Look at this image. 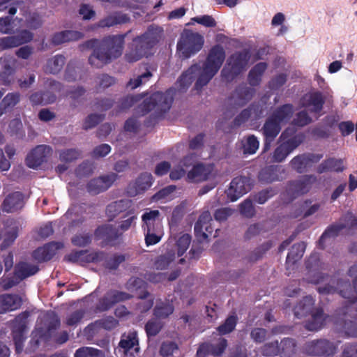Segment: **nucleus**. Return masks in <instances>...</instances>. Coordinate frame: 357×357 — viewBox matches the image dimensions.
I'll use <instances>...</instances> for the list:
<instances>
[{
    "instance_id": "f257e3e1",
    "label": "nucleus",
    "mask_w": 357,
    "mask_h": 357,
    "mask_svg": "<svg viewBox=\"0 0 357 357\" xmlns=\"http://www.w3.org/2000/svg\"><path fill=\"white\" fill-rule=\"evenodd\" d=\"M225 59V52L220 45L212 47L202 68L197 65L191 66L178 81L180 89L188 87L195 76H198L196 88L197 89L206 85L220 68Z\"/></svg>"
},
{
    "instance_id": "f03ea898",
    "label": "nucleus",
    "mask_w": 357,
    "mask_h": 357,
    "mask_svg": "<svg viewBox=\"0 0 357 357\" xmlns=\"http://www.w3.org/2000/svg\"><path fill=\"white\" fill-rule=\"evenodd\" d=\"M123 37L116 36L105 39L100 47L96 50L89 57V63L96 68L102 67L113 59L121 55Z\"/></svg>"
},
{
    "instance_id": "7ed1b4c3",
    "label": "nucleus",
    "mask_w": 357,
    "mask_h": 357,
    "mask_svg": "<svg viewBox=\"0 0 357 357\" xmlns=\"http://www.w3.org/2000/svg\"><path fill=\"white\" fill-rule=\"evenodd\" d=\"M293 114V108L291 105H285L275 110L267 119L263 130L266 137L265 149H269L270 142L278 135L281 126L287 123Z\"/></svg>"
},
{
    "instance_id": "20e7f679",
    "label": "nucleus",
    "mask_w": 357,
    "mask_h": 357,
    "mask_svg": "<svg viewBox=\"0 0 357 357\" xmlns=\"http://www.w3.org/2000/svg\"><path fill=\"white\" fill-rule=\"evenodd\" d=\"M204 37L198 33L185 30L177 43V51L180 56L188 59L199 52L204 46Z\"/></svg>"
},
{
    "instance_id": "39448f33",
    "label": "nucleus",
    "mask_w": 357,
    "mask_h": 357,
    "mask_svg": "<svg viewBox=\"0 0 357 357\" xmlns=\"http://www.w3.org/2000/svg\"><path fill=\"white\" fill-rule=\"evenodd\" d=\"M172 101L173 96L171 90L165 93H155L144 101L143 112L154 110L158 115H160L169 109Z\"/></svg>"
},
{
    "instance_id": "423d86ee",
    "label": "nucleus",
    "mask_w": 357,
    "mask_h": 357,
    "mask_svg": "<svg viewBox=\"0 0 357 357\" xmlns=\"http://www.w3.org/2000/svg\"><path fill=\"white\" fill-rule=\"evenodd\" d=\"M249 56L246 52L233 54L222 69V76L227 81L232 79L235 75L245 68Z\"/></svg>"
},
{
    "instance_id": "0eeeda50",
    "label": "nucleus",
    "mask_w": 357,
    "mask_h": 357,
    "mask_svg": "<svg viewBox=\"0 0 357 357\" xmlns=\"http://www.w3.org/2000/svg\"><path fill=\"white\" fill-rule=\"evenodd\" d=\"M218 174L212 165L198 164L188 172L187 178L192 183H200L206 181H215Z\"/></svg>"
},
{
    "instance_id": "6e6552de",
    "label": "nucleus",
    "mask_w": 357,
    "mask_h": 357,
    "mask_svg": "<svg viewBox=\"0 0 357 357\" xmlns=\"http://www.w3.org/2000/svg\"><path fill=\"white\" fill-rule=\"evenodd\" d=\"M122 357H136L139 352V341L135 331L122 335L119 344Z\"/></svg>"
},
{
    "instance_id": "1a4fd4ad",
    "label": "nucleus",
    "mask_w": 357,
    "mask_h": 357,
    "mask_svg": "<svg viewBox=\"0 0 357 357\" xmlns=\"http://www.w3.org/2000/svg\"><path fill=\"white\" fill-rule=\"evenodd\" d=\"M38 268L36 265L27 262H20L15 268V280H10L5 278L2 280V286L4 289L11 288L20 280L34 275L38 272Z\"/></svg>"
},
{
    "instance_id": "9d476101",
    "label": "nucleus",
    "mask_w": 357,
    "mask_h": 357,
    "mask_svg": "<svg viewBox=\"0 0 357 357\" xmlns=\"http://www.w3.org/2000/svg\"><path fill=\"white\" fill-rule=\"evenodd\" d=\"M251 189L250 179L247 177H236L232 180L227 190V196L231 202L236 201L239 197Z\"/></svg>"
},
{
    "instance_id": "9b49d317",
    "label": "nucleus",
    "mask_w": 357,
    "mask_h": 357,
    "mask_svg": "<svg viewBox=\"0 0 357 357\" xmlns=\"http://www.w3.org/2000/svg\"><path fill=\"white\" fill-rule=\"evenodd\" d=\"M26 318L27 316L25 314H20L15 319L13 323V340L17 353H20L22 350L27 323Z\"/></svg>"
},
{
    "instance_id": "f8f14e48",
    "label": "nucleus",
    "mask_w": 357,
    "mask_h": 357,
    "mask_svg": "<svg viewBox=\"0 0 357 357\" xmlns=\"http://www.w3.org/2000/svg\"><path fill=\"white\" fill-rule=\"evenodd\" d=\"M51 149L46 145H39L33 149L27 155L26 163L30 168H37L46 161L50 155Z\"/></svg>"
},
{
    "instance_id": "ddd939ff",
    "label": "nucleus",
    "mask_w": 357,
    "mask_h": 357,
    "mask_svg": "<svg viewBox=\"0 0 357 357\" xmlns=\"http://www.w3.org/2000/svg\"><path fill=\"white\" fill-rule=\"evenodd\" d=\"M303 142L301 135H296L283 142L275 151L273 155L275 162H282L286 157Z\"/></svg>"
},
{
    "instance_id": "4468645a",
    "label": "nucleus",
    "mask_w": 357,
    "mask_h": 357,
    "mask_svg": "<svg viewBox=\"0 0 357 357\" xmlns=\"http://www.w3.org/2000/svg\"><path fill=\"white\" fill-rule=\"evenodd\" d=\"M211 222V213L208 211H204L195 225V232L197 238L204 240L212 234L213 228Z\"/></svg>"
},
{
    "instance_id": "2eb2a0df",
    "label": "nucleus",
    "mask_w": 357,
    "mask_h": 357,
    "mask_svg": "<svg viewBox=\"0 0 357 357\" xmlns=\"http://www.w3.org/2000/svg\"><path fill=\"white\" fill-rule=\"evenodd\" d=\"M324 103L323 96L320 92L308 93L301 99V105L311 112H319Z\"/></svg>"
},
{
    "instance_id": "dca6fc26",
    "label": "nucleus",
    "mask_w": 357,
    "mask_h": 357,
    "mask_svg": "<svg viewBox=\"0 0 357 357\" xmlns=\"http://www.w3.org/2000/svg\"><path fill=\"white\" fill-rule=\"evenodd\" d=\"M116 179L114 173L93 179L88 184V190L91 194H98L108 189Z\"/></svg>"
},
{
    "instance_id": "f3484780",
    "label": "nucleus",
    "mask_w": 357,
    "mask_h": 357,
    "mask_svg": "<svg viewBox=\"0 0 357 357\" xmlns=\"http://www.w3.org/2000/svg\"><path fill=\"white\" fill-rule=\"evenodd\" d=\"M61 243H50L42 248L36 250L33 254V258L38 261L50 260L56 253V250L63 248Z\"/></svg>"
},
{
    "instance_id": "a211bd4d",
    "label": "nucleus",
    "mask_w": 357,
    "mask_h": 357,
    "mask_svg": "<svg viewBox=\"0 0 357 357\" xmlns=\"http://www.w3.org/2000/svg\"><path fill=\"white\" fill-rule=\"evenodd\" d=\"M24 206V197L21 192H15L8 195L2 204V209L7 213H13Z\"/></svg>"
},
{
    "instance_id": "6ab92c4d",
    "label": "nucleus",
    "mask_w": 357,
    "mask_h": 357,
    "mask_svg": "<svg viewBox=\"0 0 357 357\" xmlns=\"http://www.w3.org/2000/svg\"><path fill=\"white\" fill-rule=\"evenodd\" d=\"M68 257L69 261L84 264L85 263L100 261L103 258V254L82 250L73 252Z\"/></svg>"
},
{
    "instance_id": "aec40b11",
    "label": "nucleus",
    "mask_w": 357,
    "mask_h": 357,
    "mask_svg": "<svg viewBox=\"0 0 357 357\" xmlns=\"http://www.w3.org/2000/svg\"><path fill=\"white\" fill-rule=\"evenodd\" d=\"M153 178L150 173L142 174L136 180L135 183L130 185L128 193L135 196L149 189L152 185Z\"/></svg>"
},
{
    "instance_id": "412c9836",
    "label": "nucleus",
    "mask_w": 357,
    "mask_h": 357,
    "mask_svg": "<svg viewBox=\"0 0 357 357\" xmlns=\"http://www.w3.org/2000/svg\"><path fill=\"white\" fill-rule=\"evenodd\" d=\"M32 35L29 31H24L19 36H7L0 39V47L2 50L17 47L31 40Z\"/></svg>"
},
{
    "instance_id": "4be33fe9",
    "label": "nucleus",
    "mask_w": 357,
    "mask_h": 357,
    "mask_svg": "<svg viewBox=\"0 0 357 357\" xmlns=\"http://www.w3.org/2000/svg\"><path fill=\"white\" fill-rule=\"evenodd\" d=\"M22 304L21 298L16 295L3 294L0 296V313L18 309Z\"/></svg>"
},
{
    "instance_id": "5701e85b",
    "label": "nucleus",
    "mask_w": 357,
    "mask_h": 357,
    "mask_svg": "<svg viewBox=\"0 0 357 357\" xmlns=\"http://www.w3.org/2000/svg\"><path fill=\"white\" fill-rule=\"evenodd\" d=\"M344 218L346 220V222L343 225H337L329 228L322 234L321 239L324 241L327 238L333 237L337 235L339 231L342 227H357V219L352 213H347Z\"/></svg>"
},
{
    "instance_id": "b1692460",
    "label": "nucleus",
    "mask_w": 357,
    "mask_h": 357,
    "mask_svg": "<svg viewBox=\"0 0 357 357\" xmlns=\"http://www.w3.org/2000/svg\"><path fill=\"white\" fill-rule=\"evenodd\" d=\"M142 227L146 229H156L158 224L161 223L160 213L158 210H149L144 212L142 216Z\"/></svg>"
},
{
    "instance_id": "393cba45",
    "label": "nucleus",
    "mask_w": 357,
    "mask_h": 357,
    "mask_svg": "<svg viewBox=\"0 0 357 357\" xmlns=\"http://www.w3.org/2000/svg\"><path fill=\"white\" fill-rule=\"evenodd\" d=\"M227 347V342L225 339H220L217 347H211L204 344L200 346L197 351V357H205L207 352L211 353L213 355L218 356L222 354Z\"/></svg>"
},
{
    "instance_id": "a878e982",
    "label": "nucleus",
    "mask_w": 357,
    "mask_h": 357,
    "mask_svg": "<svg viewBox=\"0 0 357 357\" xmlns=\"http://www.w3.org/2000/svg\"><path fill=\"white\" fill-rule=\"evenodd\" d=\"M326 317L321 310H316L312 312L311 319L307 323L306 328L309 331H318L326 323Z\"/></svg>"
},
{
    "instance_id": "bb28decb",
    "label": "nucleus",
    "mask_w": 357,
    "mask_h": 357,
    "mask_svg": "<svg viewBox=\"0 0 357 357\" xmlns=\"http://www.w3.org/2000/svg\"><path fill=\"white\" fill-rule=\"evenodd\" d=\"M20 102L18 93H9L0 103V116L12 109Z\"/></svg>"
},
{
    "instance_id": "cd10ccee",
    "label": "nucleus",
    "mask_w": 357,
    "mask_h": 357,
    "mask_svg": "<svg viewBox=\"0 0 357 357\" xmlns=\"http://www.w3.org/2000/svg\"><path fill=\"white\" fill-rule=\"evenodd\" d=\"M305 250V245L303 242L295 244L291 247L287 257V265L288 268L294 265L296 261L303 257Z\"/></svg>"
},
{
    "instance_id": "c85d7f7f",
    "label": "nucleus",
    "mask_w": 357,
    "mask_h": 357,
    "mask_svg": "<svg viewBox=\"0 0 357 357\" xmlns=\"http://www.w3.org/2000/svg\"><path fill=\"white\" fill-rule=\"evenodd\" d=\"M82 37V34L80 32L75 31H66L55 34L52 38V42L56 45H59L71 40H77Z\"/></svg>"
},
{
    "instance_id": "c756f323",
    "label": "nucleus",
    "mask_w": 357,
    "mask_h": 357,
    "mask_svg": "<svg viewBox=\"0 0 357 357\" xmlns=\"http://www.w3.org/2000/svg\"><path fill=\"white\" fill-rule=\"evenodd\" d=\"M144 230L146 232L145 241L147 245L156 244L160 241L163 235L162 224H158L156 229H146Z\"/></svg>"
},
{
    "instance_id": "7c9ffc66",
    "label": "nucleus",
    "mask_w": 357,
    "mask_h": 357,
    "mask_svg": "<svg viewBox=\"0 0 357 357\" xmlns=\"http://www.w3.org/2000/svg\"><path fill=\"white\" fill-rule=\"evenodd\" d=\"M344 169L342 159L330 158L323 162L319 168V172L326 171L342 172Z\"/></svg>"
},
{
    "instance_id": "2f4dec72",
    "label": "nucleus",
    "mask_w": 357,
    "mask_h": 357,
    "mask_svg": "<svg viewBox=\"0 0 357 357\" xmlns=\"http://www.w3.org/2000/svg\"><path fill=\"white\" fill-rule=\"evenodd\" d=\"M315 181L312 176H304L301 181L293 183L291 185L290 190H293L297 195L304 194L310 189V185Z\"/></svg>"
},
{
    "instance_id": "473e14b6",
    "label": "nucleus",
    "mask_w": 357,
    "mask_h": 357,
    "mask_svg": "<svg viewBox=\"0 0 357 357\" xmlns=\"http://www.w3.org/2000/svg\"><path fill=\"white\" fill-rule=\"evenodd\" d=\"M281 166L275 165L263 169L259 174V178L265 182H272L280 178L278 172H280Z\"/></svg>"
},
{
    "instance_id": "72a5a7b5",
    "label": "nucleus",
    "mask_w": 357,
    "mask_h": 357,
    "mask_svg": "<svg viewBox=\"0 0 357 357\" xmlns=\"http://www.w3.org/2000/svg\"><path fill=\"white\" fill-rule=\"evenodd\" d=\"M130 206V202L128 200H120L110 204L107 207V213L109 217H114L118 213L126 210Z\"/></svg>"
},
{
    "instance_id": "f704fd0d",
    "label": "nucleus",
    "mask_w": 357,
    "mask_h": 357,
    "mask_svg": "<svg viewBox=\"0 0 357 357\" xmlns=\"http://www.w3.org/2000/svg\"><path fill=\"white\" fill-rule=\"evenodd\" d=\"M266 69V64L265 63H259L257 64L250 72L249 82L251 85H257L261 80V77L263 73Z\"/></svg>"
},
{
    "instance_id": "c9c22d12",
    "label": "nucleus",
    "mask_w": 357,
    "mask_h": 357,
    "mask_svg": "<svg viewBox=\"0 0 357 357\" xmlns=\"http://www.w3.org/2000/svg\"><path fill=\"white\" fill-rule=\"evenodd\" d=\"M65 63L64 57L59 55L50 59L46 65L45 70L50 73H58Z\"/></svg>"
},
{
    "instance_id": "e433bc0d",
    "label": "nucleus",
    "mask_w": 357,
    "mask_h": 357,
    "mask_svg": "<svg viewBox=\"0 0 357 357\" xmlns=\"http://www.w3.org/2000/svg\"><path fill=\"white\" fill-rule=\"evenodd\" d=\"M313 344L316 349L314 354H323L329 356L335 350L333 344L326 340H319L314 342Z\"/></svg>"
},
{
    "instance_id": "4c0bfd02",
    "label": "nucleus",
    "mask_w": 357,
    "mask_h": 357,
    "mask_svg": "<svg viewBox=\"0 0 357 357\" xmlns=\"http://www.w3.org/2000/svg\"><path fill=\"white\" fill-rule=\"evenodd\" d=\"M314 304L313 298L311 296H306L294 308V313L296 317H302L311 310Z\"/></svg>"
},
{
    "instance_id": "58836bf2",
    "label": "nucleus",
    "mask_w": 357,
    "mask_h": 357,
    "mask_svg": "<svg viewBox=\"0 0 357 357\" xmlns=\"http://www.w3.org/2000/svg\"><path fill=\"white\" fill-rule=\"evenodd\" d=\"M259 142L254 135L248 136L243 141V152L245 154H254L259 149Z\"/></svg>"
},
{
    "instance_id": "ea45409f",
    "label": "nucleus",
    "mask_w": 357,
    "mask_h": 357,
    "mask_svg": "<svg viewBox=\"0 0 357 357\" xmlns=\"http://www.w3.org/2000/svg\"><path fill=\"white\" fill-rule=\"evenodd\" d=\"M129 298V295L126 293L119 291L110 292L106 297V301H108L109 303L107 304L105 306L101 305V306H100V309L101 310H105L109 308L112 304L128 299Z\"/></svg>"
},
{
    "instance_id": "a19ab883",
    "label": "nucleus",
    "mask_w": 357,
    "mask_h": 357,
    "mask_svg": "<svg viewBox=\"0 0 357 357\" xmlns=\"http://www.w3.org/2000/svg\"><path fill=\"white\" fill-rule=\"evenodd\" d=\"M96 236L98 238H104L106 241H109L117 236V232L110 225H105L98 227L95 233Z\"/></svg>"
},
{
    "instance_id": "79ce46f5",
    "label": "nucleus",
    "mask_w": 357,
    "mask_h": 357,
    "mask_svg": "<svg viewBox=\"0 0 357 357\" xmlns=\"http://www.w3.org/2000/svg\"><path fill=\"white\" fill-rule=\"evenodd\" d=\"M176 186L169 185L156 193L153 199L155 201L165 200L168 201L172 199L175 196Z\"/></svg>"
},
{
    "instance_id": "37998d69",
    "label": "nucleus",
    "mask_w": 357,
    "mask_h": 357,
    "mask_svg": "<svg viewBox=\"0 0 357 357\" xmlns=\"http://www.w3.org/2000/svg\"><path fill=\"white\" fill-rule=\"evenodd\" d=\"M311 160L312 159L306 155L297 156L291 161V165L294 169L301 172L310 165Z\"/></svg>"
},
{
    "instance_id": "c03bdc74",
    "label": "nucleus",
    "mask_w": 357,
    "mask_h": 357,
    "mask_svg": "<svg viewBox=\"0 0 357 357\" xmlns=\"http://www.w3.org/2000/svg\"><path fill=\"white\" fill-rule=\"evenodd\" d=\"M127 17L123 15H111L100 22L99 26L101 27H109L114 24H121L126 22Z\"/></svg>"
},
{
    "instance_id": "a18cd8bd",
    "label": "nucleus",
    "mask_w": 357,
    "mask_h": 357,
    "mask_svg": "<svg viewBox=\"0 0 357 357\" xmlns=\"http://www.w3.org/2000/svg\"><path fill=\"white\" fill-rule=\"evenodd\" d=\"M75 357H104V355L98 349L92 347H82L76 351Z\"/></svg>"
},
{
    "instance_id": "49530a36",
    "label": "nucleus",
    "mask_w": 357,
    "mask_h": 357,
    "mask_svg": "<svg viewBox=\"0 0 357 357\" xmlns=\"http://www.w3.org/2000/svg\"><path fill=\"white\" fill-rule=\"evenodd\" d=\"M191 242V237L189 234H184L181 235L176 242L177 254L180 257L188 249Z\"/></svg>"
},
{
    "instance_id": "de8ad7c7",
    "label": "nucleus",
    "mask_w": 357,
    "mask_h": 357,
    "mask_svg": "<svg viewBox=\"0 0 357 357\" xmlns=\"http://www.w3.org/2000/svg\"><path fill=\"white\" fill-rule=\"evenodd\" d=\"M143 41V38L135 40L133 45L135 46L136 48H137L139 43ZM144 52L142 50H139L138 49H135L131 50L129 52H128L126 54V57L129 62H134L140 59L144 56Z\"/></svg>"
},
{
    "instance_id": "09e8293b",
    "label": "nucleus",
    "mask_w": 357,
    "mask_h": 357,
    "mask_svg": "<svg viewBox=\"0 0 357 357\" xmlns=\"http://www.w3.org/2000/svg\"><path fill=\"white\" fill-rule=\"evenodd\" d=\"M236 324V317L234 315L229 317L225 323L218 328L221 335H225L231 332Z\"/></svg>"
},
{
    "instance_id": "8fccbe9b",
    "label": "nucleus",
    "mask_w": 357,
    "mask_h": 357,
    "mask_svg": "<svg viewBox=\"0 0 357 357\" xmlns=\"http://www.w3.org/2000/svg\"><path fill=\"white\" fill-rule=\"evenodd\" d=\"M188 158H185L181 164L174 165L171 169L169 173V177L172 180H178L181 178L185 174V169L183 168V165H186Z\"/></svg>"
},
{
    "instance_id": "3c124183",
    "label": "nucleus",
    "mask_w": 357,
    "mask_h": 357,
    "mask_svg": "<svg viewBox=\"0 0 357 357\" xmlns=\"http://www.w3.org/2000/svg\"><path fill=\"white\" fill-rule=\"evenodd\" d=\"M18 229L16 226L9 229L3 236L1 246L6 248L13 243L17 236Z\"/></svg>"
},
{
    "instance_id": "603ef678",
    "label": "nucleus",
    "mask_w": 357,
    "mask_h": 357,
    "mask_svg": "<svg viewBox=\"0 0 357 357\" xmlns=\"http://www.w3.org/2000/svg\"><path fill=\"white\" fill-rule=\"evenodd\" d=\"M16 61L13 58L1 59L0 65L3 68L2 72L5 75H10L15 70Z\"/></svg>"
},
{
    "instance_id": "864d4df0",
    "label": "nucleus",
    "mask_w": 357,
    "mask_h": 357,
    "mask_svg": "<svg viewBox=\"0 0 357 357\" xmlns=\"http://www.w3.org/2000/svg\"><path fill=\"white\" fill-rule=\"evenodd\" d=\"M151 77V74L149 72L145 73L140 76H138L135 79H132L128 84V86L131 89H135L137 87L141 86L142 84L145 83L146 81L149 79Z\"/></svg>"
},
{
    "instance_id": "5fc2aeb1",
    "label": "nucleus",
    "mask_w": 357,
    "mask_h": 357,
    "mask_svg": "<svg viewBox=\"0 0 357 357\" xmlns=\"http://www.w3.org/2000/svg\"><path fill=\"white\" fill-rule=\"evenodd\" d=\"M174 308L170 304H165L164 306H156L155 315L159 318H164L173 312Z\"/></svg>"
},
{
    "instance_id": "6e6d98bb",
    "label": "nucleus",
    "mask_w": 357,
    "mask_h": 357,
    "mask_svg": "<svg viewBox=\"0 0 357 357\" xmlns=\"http://www.w3.org/2000/svg\"><path fill=\"white\" fill-rule=\"evenodd\" d=\"M161 328V324L157 320H151L146 325V331L149 336L155 335Z\"/></svg>"
},
{
    "instance_id": "4d7b16f0",
    "label": "nucleus",
    "mask_w": 357,
    "mask_h": 357,
    "mask_svg": "<svg viewBox=\"0 0 357 357\" xmlns=\"http://www.w3.org/2000/svg\"><path fill=\"white\" fill-rule=\"evenodd\" d=\"M252 114L254 115L255 118L258 116L255 109L250 108L249 109L243 110L241 114L236 117V124L240 125L243 122L245 121L248 118L251 117Z\"/></svg>"
},
{
    "instance_id": "13d9d810",
    "label": "nucleus",
    "mask_w": 357,
    "mask_h": 357,
    "mask_svg": "<svg viewBox=\"0 0 357 357\" xmlns=\"http://www.w3.org/2000/svg\"><path fill=\"white\" fill-rule=\"evenodd\" d=\"M192 21L202 24L206 27H213L215 26V20L209 15H203L200 17H195L192 19Z\"/></svg>"
},
{
    "instance_id": "bf43d9fd",
    "label": "nucleus",
    "mask_w": 357,
    "mask_h": 357,
    "mask_svg": "<svg viewBox=\"0 0 357 357\" xmlns=\"http://www.w3.org/2000/svg\"><path fill=\"white\" fill-rule=\"evenodd\" d=\"M304 216H309L316 213L319 208L317 203L312 204V202H305L302 207Z\"/></svg>"
},
{
    "instance_id": "052dcab7",
    "label": "nucleus",
    "mask_w": 357,
    "mask_h": 357,
    "mask_svg": "<svg viewBox=\"0 0 357 357\" xmlns=\"http://www.w3.org/2000/svg\"><path fill=\"white\" fill-rule=\"evenodd\" d=\"M116 325L117 321L113 317H107L95 323V326L102 327L107 330H110L114 328Z\"/></svg>"
},
{
    "instance_id": "680f3d73",
    "label": "nucleus",
    "mask_w": 357,
    "mask_h": 357,
    "mask_svg": "<svg viewBox=\"0 0 357 357\" xmlns=\"http://www.w3.org/2000/svg\"><path fill=\"white\" fill-rule=\"evenodd\" d=\"M137 219V216L135 214L134 211H130L128 212L127 218L122 221L120 228L122 231H126L128 229L131 225L134 223L135 220Z\"/></svg>"
},
{
    "instance_id": "e2e57ef3",
    "label": "nucleus",
    "mask_w": 357,
    "mask_h": 357,
    "mask_svg": "<svg viewBox=\"0 0 357 357\" xmlns=\"http://www.w3.org/2000/svg\"><path fill=\"white\" fill-rule=\"evenodd\" d=\"M44 317L47 321L50 322V325L48 326L49 331L53 328H56L59 326V319L53 312H49L46 313Z\"/></svg>"
},
{
    "instance_id": "0e129e2a",
    "label": "nucleus",
    "mask_w": 357,
    "mask_h": 357,
    "mask_svg": "<svg viewBox=\"0 0 357 357\" xmlns=\"http://www.w3.org/2000/svg\"><path fill=\"white\" fill-rule=\"evenodd\" d=\"M338 127L343 136L349 135L354 130V124L349 121L340 123Z\"/></svg>"
},
{
    "instance_id": "69168bd1",
    "label": "nucleus",
    "mask_w": 357,
    "mask_h": 357,
    "mask_svg": "<svg viewBox=\"0 0 357 357\" xmlns=\"http://www.w3.org/2000/svg\"><path fill=\"white\" fill-rule=\"evenodd\" d=\"M79 156V153L75 149H68L60 153V158L64 161H72Z\"/></svg>"
},
{
    "instance_id": "338daca9",
    "label": "nucleus",
    "mask_w": 357,
    "mask_h": 357,
    "mask_svg": "<svg viewBox=\"0 0 357 357\" xmlns=\"http://www.w3.org/2000/svg\"><path fill=\"white\" fill-rule=\"evenodd\" d=\"M141 298V301L139 303V308L141 312H144L149 310L153 305L152 298L147 295L141 296L139 295Z\"/></svg>"
},
{
    "instance_id": "774afa93",
    "label": "nucleus",
    "mask_w": 357,
    "mask_h": 357,
    "mask_svg": "<svg viewBox=\"0 0 357 357\" xmlns=\"http://www.w3.org/2000/svg\"><path fill=\"white\" fill-rule=\"evenodd\" d=\"M111 151V147L108 144H101L97 146L93 152V155L95 158L104 157Z\"/></svg>"
}]
</instances>
